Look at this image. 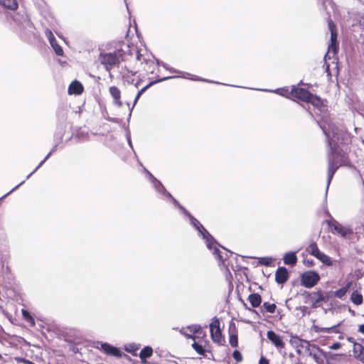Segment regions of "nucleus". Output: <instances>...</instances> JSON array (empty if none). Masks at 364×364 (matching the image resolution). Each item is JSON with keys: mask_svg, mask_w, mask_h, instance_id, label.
Returning a JSON list of instances; mask_svg holds the SVG:
<instances>
[{"mask_svg": "<svg viewBox=\"0 0 364 364\" xmlns=\"http://www.w3.org/2000/svg\"><path fill=\"white\" fill-rule=\"evenodd\" d=\"M229 333H230V338H229L230 344L232 347L237 346V329H236L235 324L234 323H231L230 324Z\"/></svg>", "mask_w": 364, "mask_h": 364, "instance_id": "nucleus-15", "label": "nucleus"}, {"mask_svg": "<svg viewBox=\"0 0 364 364\" xmlns=\"http://www.w3.org/2000/svg\"><path fill=\"white\" fill-rule=\"evenodd\" d=\"M50 44L58 55L62 56L63 55V48L56 43V41L53 43Z\"/></svg>", "mask_w": 364, "mask_h": 364, "instance_id": "nucleus-30", "label": "nucleus"}, {"mask_svg": "<svg viewBox=\"0 0 364 364\" xmlns=\"http://www.w3.org/2000/svg\"><path fill=\"white\" fill-rule=\"evenodd\" d=\"M351 285V283L349 282L346 284V286L339 289L338 290L334 292V295L338 298H342L346 292L348 291Z\"/></svg>", "mask_w": 364, "mask_h": 364, "instance_id": "nucleus-27", "label": "nucleus"}, {"mask_svg": "<svg viewBox=\"0 0 364 364\" xmlns=\"http://www.w3.org/2000/svg\"><path fill=\"white\" fill-rule=\"evenodd\" d=\"M128 142H129V144L131 147H132V142H131V140H130V138H128Z\"/></svg>", "mask_w": 364, "mask_h": 364, "instance_id": "nucleus-47", "label": "nucleus"}, {"mask_svg": "<svg viewBox=\"0 0 364 364\" xmlns=\"http://www.w3.org/2000/svg\"><path fill=\"white\" fill-rule=\"evenodd\" d=\"M283 259L284 264L290 265H294L297 262L296 253L293 252H289L284 254Z\"/></svg>", "mask_w": 364, "mask_h": 364, "instance_id": "nucleus-21", "label": "nucleus"}, {"mask_svg": "<svg viewBox=\"0 0 364 364\" xmlns=\"http://www.w3.org/2000/svg\"><path fill=\"white\" fill-rule=\"evenodd\" d=\"M21 313L24 320L28 322L32 326H35V321L28 311L22 309Z\"/></svg>", "mask_w": 364, "mask_h": 364, "instance_id": "nucleus-29", "label": "nucleus"}, {"mask_svg": "<svg viewBox=\"0 0 364 364\" xmlns=\"http://www.w3.org/2000/svg\"><path fill=\"white\" fill-rule=\"evenodd\" d=\"M340 323H338L336 326H331V327H328V328H323V327H320L317 325H313L312 327H311V329L315 331L316 333H321V332H324V333H331V332H334V333H338V330H337V327L338 326H340Z\"/></svg>", "mask_w": 364, "mask_h": 364, "instance_id": "nucleus-18", "label": "nucleus"}, {"mask_svg": "<svg viewBox=\"0 0 364 364\" xmlns=\"http://www.w3.org/2000/svg\"><path fill=\"white\" fill-rule=\"evenodd\" d=\"M153 84H154V82H150L149 84H148L146 86H145L144 87H143L141 90H140L138 92V93H137V95H136V97H135V99H134V105H133V106H134V105L136 104V102H137L138 100L139 99V97H141V95H142V94L146 91V90L148 87H149L150 86H151ZM133 107H132V108H133Z\"/></svg>", "mask_w": 364, "mask_h": 364, "instance_id": "nucleus-31", "label": "nucleus"}, {"mask_svg": "<svg viewBox=\"0 0 364 364\" xmlns=\"http://www.w3.org/2000/svg\"><path fill=\"white\" fill-rule=\"evenodd\" d=\"M101 348L107 354L116 356L121 357V351L118 350L117 348L110 346L108 343H102Z\"/></svg>", "mask_w": 364, "mask_h": 364, "instance_id": "nucleus-17", "label": "nucleus"}, {"mask_svg": "<svg viewBox=\"0 0 364 364\" xmlns=\"http://www.w3.org/2000/svg\"><path fill=\"white\" fill-rule=\"evenodd\" d=\"M210 336L213 341L220 343L223 341L222 333L220 328V321L217 318H214L210 324Z\"/></svg>", "mask_w": 364, "mask_h": 364, "instance_id": "nucleus-8", "label": "nucleus"}, {"mask_svg": "<svg viewBox=\"0 0 364 364\" xmlns=\"http://www.w3.org/2000/svg\"><path fill=\"white\" fill-rule=\"evenodd\" d=\"M320 127L327 138L328 146L331 150V155L328 159V188L337 168L340 166L347 164V158L345 154L340 151L337 148V144L345 141L347 135L346 129L342 126L336 125L328 117L322 119Z\"/></svg>", "mask_w": 364, "mask_h": 364, "instance_id": "nucleus-1", "label": "nucleus"}, {"mask_svg": "<svg viewBox=\"0 0 364 364\" xmlns=\"http://www.w3.org/2000/svg\"><path fill=\"white\" fill-rule=\"evenodd\" d=\"M304 263L306 266L307 267H312L314 265V262L313 260H309L308 259H305L304 260Z\"/></svg>", "mask_w": 364, "mask_h": 364, "instance_id": "nucleus-41", "label": "nucleus"}, {"mask_svg": "<svg viewBox=\"0 0 364 364\" xmlns=\"http://www.w3.org/2000/svg\"><path fill=\"white\" fill-rule=\"evenodd\" d=\"M316 258L318 259L321 262H323L326 265H328V266L332 265V260H331V257L321 252H320V254H318V255Z\"/></svg>", "mask_w": 364, "mask_h": 364, "instance_id": "nucleus-26", "label": "nucleus"}, {"mask_svg": "<svg viewBox=\"0 0 364 364\" xmlns=\"http://www.w3.org/2000/svg\"><path fill=\"white\" fill-rule=\"evenodd\" d=\"M0 5L8 9L16 10L18 8V1L17 0H0Z\"/></svg>", "mask_w": 364, "mask_h": 364, "instance_id": "nucleus-22", "label": "nucleus"}, {"mask_svg": "<svg viewBox=\"0 0 364 364\" xmlns=\"http://www.w3.org/2000/svg\"><path fill=\"white\" fill-rule=\"evenodd\" d=\"M358 331L364 334V324L360 325Z\"/></svg>", "mask_w": 364, "mask_h": 364, "instance_id": "nucleus-44", "label": "nucleus"}, {"mask_svg": "<svg viewBox=\"0 0 364 364\" xmlns=\"http://www.w3.org/2000/svg\"><path fill=\"white\" fill-rule=\"evenodd\" d=\"M136 53L137 61L141 64H143L144 63L146 64L143 69L146 72L152 73L154 72L153 68L155 66V63L151 56L146 52L142 53L141 50H137Z\"/></svg>", "mask_w": 364, "mask_h": 364, "instance_id": "nucleus-7", "label": "nucleus"}, {"mask_svg": "<svg viewBox=\"0 0 364 364\" xmlns=\"http://www.w3.org/2000/svg\"><path fill=\"white\" fill-rule=\"evenodd\" d=\"M353 353L360 361L364 363V345L360 343H354Z\"/></svg>", "mask_w": 364, "mask_h": 364, "instance_id": "nucleus-20", "label": "nucleus"}, {"mask_svg": "<svg viewBox=\"0 0 364 364\" xmlns=\"http://www.w3.org/2000/svg\"><path fill=\"white\" fill-rule=\"evenodd\" d=\"M323 301H326V299L321 291H312L305 295V303L310 304L312 308L320 307Z\"/></svg>", "mask_w": 364, "mask_h": 364, "instance_id": "nucleus-4", "label": "nucleus"}, {"mask_svg": "<svg viewBox=\"0 0 364 364\" xmlns=\"http://www.w3.org/2000/svg\"><path fill=\"white\" fill-rule=\"evenodd\" d=\"M267 337L278 350H281L284 348L285 343L282 337L273 331H268L267 333Z\"/></svg>", "mask_w": 364, "mask_h": 364, "instance_id": "nucleus-11", "label": "nucleus"}, {"mask_svg": "<svg viewBox=\"0 0 364 364\" xmlns=\"http://www.w3.org/2000/svg\"><path fill=\"white\" fill-rule=\"evenodd\" d=\"M309 354L313 358L317 364H324L326 360L325 353L316 346H309L308 348Z\"/></svg>", "mask_w": 364, "mask_h": 364, "instance_id": "nucleus-9", "label": "nucleus"}, {"mask_svg": "<svg viewBox=\"0 0 364 364\" xmlns=\"http://www.w3.org/2000/svg\"><path fill=\"white\" fill-rule=\"evenodd\" d=\"M328 225L333 230V233L336 232L343 237H348L353 233L350 228L343 225L336 220H331L329 221Z\"/></svg>", "mask_w": 364, "mask_h": 364, "instance_id": "nucleus-6", "label": "nucleus"}, {"mask_svg": "<svg viewBox=\"0 0 364 364\" xmlns=\"http://www.w3.org/2000/svg\"><path fill=\"white\" fill-rule=\"evenodd\" d=\"M341 344L338 342L334 343L329 346V348L331 350H338L341 348Z\"/></svg>", "mask_w": 364, "mask_h": 364, "instance_id": "nucleus-40", "label": "nucleus"}, {"mask_svg": "<svg viewBox=\"0 0 364 364\" xmlns=\"http://www.w3.org/2000/svg\"><path fill=\"white\" fill-rule=\"evenodd\" d=\"M291 95L294 97L308 102L309 98L311 97V93L309 92L305 89L296 87L294 86L291 88Z\"/></svg>", "mask_w": 364, "mask_h": 364, "instance_id": "nucleus-10", "label": "nucleus"}, {"mask_svg": "<svg viewBox=\"0 0 364 364\" xmlns=\"http://www.w3.org/2000/svg\"><path fill=\"white\" fill-rule=\"evenodd\" d=\"M263 307L267 312L271 314H273L276 309V305L274 304H269L268 302L264 303Z\"/></svg>", "mask_w": 364, "mask_h": 364, "instance_id": "nucleus-32", "label": "nucleus"}, {"mask_svg": "<svg viewBox=\"0 0 364 364\" xmlns=\"http://www.w3.org/2000/svg\"><path fill=\"white\" fill-rule=\"evenodd\" d=\"M31 364H34V363H31Z\"/></svg>", "mask_w": 364, "mask_h": 364, "instance_id": "nucleus-51", "label": "nucleus"}, {"mask_svg": "<svg viewBox=\"0 0 364 364\" xmlns=\"http://www.w3.org/2000/svg\"><path fill=\"white\" fill-rule=\"evenodd\" d=\"M187 331H188L187 328H182L180 330V333L183 335H184L185 336L188 337V338H193V340H195V337L193 336H192L191 334V333H188Z\"/></svg>", "mask_w": 364, "mask_h": 364, "instance_id": "nucleus-39", "label": "nucleus"}, {"mask_svg": "<svg viewBox=\"0 0 364 364\" xmlns=\"http://www.w3.org/2000/svg\"><path fill=\"white\" fill-rule=\"evenodd\" d=\"M200 327L198 325H192L188 327H187V329L190 331L191 333H196L198 332Z\"/></svg>", "mask_w": 364, "mask_h": 364, "instance_id": "nucleus-37", "label": "nucleus"}, {"mask_svg": "<svg viewBox=\"0 0 364 364\" xmlns=\"http://www.w3.org/2000/svg\"><path fill=\"white\" fill-rule=\"evenodd\" d=\"M274 92H277V93H279V94H280V95H285L283 92H280L279 91V90H275Z\"/></svg>", "mask_w": 364, "mask_h": 364, "instance_id": "nucleus-46", "label": "nucleus"}, {"mask_svg": "<svg viewBox=\"0 0 364 364\" xmlns=\"http://www.w3.org/2000/svg\"><path fill=\"white\" fill-rule=\"evenodd\" d=\"M289 277V273L285 267H279L275 273V280L279 284H284Z\"/></svg>", "mask_w": 364, "mask_h": 364, "instance_id": "nucleus-13", "label": "nucleus"}, {"mask_svg": "<svg viewBox=\"0 0 364 364\" xmlns=\"http://www.w3.org/2000/svg\"><path fill=\"white\" fill-rule=\"evenodd\" d=\"M259 364H269V361L264 357H261L259 361Z\"/></svg>", "mask_w": 364, "mask_h": 364, "instance_id": "nucleus-42", "label": "nucleus"}, {"mask_svg": "<svg viewBox=\"0 0 364 364\" xmlns=\"http://www.w3.org/2000/svg\"><path fill=\"white\" fill-rule=\"evenodd\" d=\"M320 280L318 274L314 271H307L301 277V284L306 288L314 287Z\"/></svg>", "mask_w": 364, "mask_h": 364, "instance_id": "nucleus-5", "label": "nucleus"}, {"mask_svg": "<svg viewBox=\"0 0 364 364\" xmlns=\"http://www.w3.org/2000/svg\"><path fill=\"white\" fill-rule=\"evenodd\" d=\"M350 299L355 305H360L363 303V296L358 291H353L352 293Z\"/></svg>", "mask_w": 364, "mask_h": 364, "instance_id": "nucleus-25", "label": "nucleus"}, {"mask_svg": "<svg viewBox=\"0 0 364 364\" xmlns=\"http://www.w3.org/2000/svg\"><path fill=\"white\" fill-rule=\"evenodd\" d=\"M24 183V181H22L21 183H19L18 186H16L15 188H14L10 192H9L7 194H6L4 196H3V198L6 197V196H8L10 193H11L12 191H14V190H16L18 187H19L21 184H23Z\"/></svg>", "mask_w": 364, "mask_h": 364, "instance_id": "nucleus-43", "label": "nucleus"}, {"mask_svg": "<svg viewBox=\"0 0 364 364\" xmlns=\"http://www.w3.org/2000/svg\"><path fill=\"white\" fill-rule=\"evenodd\" d=\"M328 28L331 31V44L328 46V50L332 51L333 53L336 52V38L337 33L336 31V26L332 21H328Z\"/></svg>", "mask_w": 364, "mask_h": 364, "instance_id": "nucleus-12", "label": "nucleus"}, {"mask_svg": "<svg viewBox=\"0 0 364 364\" xmlns=\"http://www.w3.org/2000/svg\"><path fill=\"white\" fill-rule=\"evenodd\" d=\"M264 91L271 92L269 90H264Z\"/></svg>", "mask_w": 364, "mask_h": 364, "instance_id": "nucleus-49", "label": "nucleus"}, {"mask_svg": "<svg viewBox=\"0 0 364 364\" xmlns=\"http://www.w3.org/2000/svg\"><path fill=\"white\" fill-rule=\"evenodd\" d=\"M54 149H53L51 151H50L48 153V154L46 156V157L39 164V165L36 168V169L32 172L28 176H27V178H28L39 167H41L43 163L50 157V156L52 154V153L53 152Z\"/></svg>", "mask_w": 364, "mask_h": 364, "instance_id": "nucleus-36", "label": "nucleus"}, {"mask_svg": "<svg viewBox=\"0 0 364 364\" xmlns=\"http://www.w3.org/2000/svg\"><path fill=\"white\" fill-rule=\"evenodd\" d=\"M82 91V85L77 80L73 81L68 87V93L70 95H80Z\"/></svg>", "mask_w": 364, "mask_h": 364, "instance_id": "nucleus-16", "label": "nucleus"}, {"mask_svg": "<svg viewBox=\"0 0 364 364\" xmlns=\"http://www.w3.org/2000/svg\"><path fill=\"white\" fill-rule=\"evenodd\" d=\"M130 51V48L127 44H123L121 48L114 53H100L98 57L99 62L103 65L107 71L117 65L121 60H126V53Z\"/></svg>", "mask_w": 364, "mask_h": 364, "instance_id": "nucleus-3", "label": "nucleus"}, {"mask_svg": "<svg viewBox=\"0 0 364 364\" xmlns=\"http://www.w3.org/2000/svg\"><path fill=\"white\" fill-rule=\"evenodd\" d=\"M193 348L200 355H204L205 350L202 346L199 345L196 342L192 344Z\"/></svg>", "mask_w": 364, "mask_h": 364, "instance_id": "nucleus-33", "label": "nucleus"}, {"mask_svg": "<svg viewBox=\"0 0 364 364\" xmlns=\"http://www.w3.org/2000/svg\"><path fill=\"white\" fill-rule=\"evenodd\" d=\"M248 301L252 307H258L261 304L262 299L258 294H252L249 296Z\"/></svg>", "mask_w": 364, "mask_h": 364, "instance_id": "nucleus-23", "label": "nucleus"}, {"mask_svg": "<svg viewBox=\"0 0 364 364\" xmlns=\"http://www.w3.org/2000/svg\"><path fill=\"white\" fill-rule=\"evenodd\" d=\"M23 363H24L25 364H31L32 362L28 360H25V359H21V360Z\"/></svg>", "mask_w": 364, "mask_h": 364, "instance_id": "nucleus-45", "label": "nucleus"}, {"mask_svg": "<svg viewBox=\"0 0 364 364\" xmlns=\"http://www.w3.org/2000/svg\"><path fill=\"white\" fill-rule=\"evenodd\" d=\"M31 364H34V363H31Z\"/></svg>", "mask_w": 364, "mask_h": 364, "instance_id": "nucleus-52", "label": "nucleus"}, {"mask_svg": "<svg viewBox=\"0 0 364 364\" xmlns=\"http://www.w3.org/2000/svg\"><path fill=\"white\" fill-rule=\"evenodd\" d=\"M292 339H296V340H299V338L298 337H293Z\"/></svg>", "mask_w": 364, "mask_h": 364, "instance_id": "nucleus-48", "label": "nucleus"}, {"mask_svg": "<svg viewBox=\"0 0 364 364\" xmlns=\"http://www.w3.org/2000/svg\"><path fill=\"white\" fill-rule=\"evenodd\" d=\"M308 102H310L315 107L318 108L321 112H323L326 109V107L323 105V101L319 97L312 94Z\"/></svg>", "mask_w": 364, "mask_h": 364, "instance_id": "nucleus-19", "label": "nucleus"}, {"mask_svg": "<svg viewBox=\"0 0 364 364\" xmlns=\"http://www.w3.org/2000/svg\"><path fill=\"white\" fill-rule=\"evenodd\" d=\"M147 173L152 180V183L155 189L159 193H161L164 196L169 198L176 205L181 209L183 213L189 218L191 223L193 225V227L196 228V230H198L199 233L202 235L203 238L205 240L207 247L209 250H213V254L217 259L223 261V257L220 255V250L217 248V243L213 237L209 234V232L203 227L202 225L200 224V223L195 218H193L183 207H182L168 192L166 191L160 181L156 180L151 173L149 171Z\"/></svg>", "mask_w": 364, "mask_h": 364, "instance_id": "nucleus-2", "label": "nucleus"}, {"mask_svg": "<svg viewBox=\"0 0 364 364\" xmlns=\"http://www.w3.org/2000/svg\"><path fill=\"white\" fill-rule=\"evenodd\" d=\"M232 357L235 358V360L237 362H240L242 359V354L238 350H235L232 353Z\"/></svg>", "mask_w": 364, "mask_h": 364, "instance_id": "nucleus-38", "label": "nucleus"}, {"mask_svg": "<svg viewBox=\"0 0 364 364\" xmlns=\"http://www.w3.org/2000/svg\"><path fill=\"white\" fill-rule=\"evenodd\" d=\"M307 251L312 255L313 256L317 257L318 254H320V251L316 243H311L307 247Z\"/></svg>", "mask_w": 364, "mask_h": 364, "instance_id": "nucleus-28", "label": "nucleus"}, {"mask_svg": "<svg viewBox=\"0 0 364 364\" xmlns=\"http://www.w3.org/2000/svg\"><path fill=\"white\" fill-rule=\"evenodd\" d=\"M259 262L265 266H269L272 263V259L271 257H261Z\"/></svg>", "mask_w": 364, "mask_h": 364, "instance_id": "nucleus-34", "label": "nucleus"}, {"mask_svg": "<svg viewBox=\"0 0 364 364\" xmlns=\"http://www.w3.org/2000/svg\"><path fill=\"white\" fill-rule=\"evenodd\" d=\"M152 348L149 346H146L141 350L139 358L141 359L142 362L144 363L146 358H150L152 355Z\"/></svg>", "mask_w": 364, "mask_h": 364, "instance_id": "nucleus-24", "label": "nucleus"}, {"mask_svg": "<svg viewBox=\"0 0 364 364\" xmlns=\"http://www.w3.org/2000/svg\"><path fill=\"white\" fill-rule=\"evenodd\" d=\"M46 37L48 38L50 43H53L55 41L53 33L49 29H47L45 32Z\"/></svg>", "mask_w": 364, "mask_h": 364, "instance_id": "nucleus-35", "label": "nucleus"}, {"mask_svg": "<svg viewBox=\"0 0 364 364\" xmlns=\"http://www.w3.org/2000/svg\"><path fill=\"white\" fill-rule=\"evenodd\" d=\"M127 351H129L131 352L132 350H129L128 348H126Z\"/></svg>", "mask_w": 364, "mask_h": 364, "instance_id": "nucleus-50", "label": "nucleus"}, {"mask_svg": "<svg viewBox=\"0 0 364 364\" xmlns=\"http://www.w3.org/2000/svg\"><path fill=\"white\" fill-rule=\"evenodd\" d=\"M109 93L114 100V103L119 107L122 106V102L121 101V92L115 86L109 87Z\"/></svg>", "mask_w": 364, "mask_h": 364, "instance_id": "nucleus-14", "label": "nucleus"}]
</instances>
